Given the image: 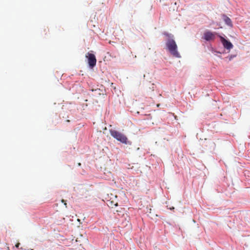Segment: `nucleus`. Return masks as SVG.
Wrapping results in <instances>:
<instances>
[{"label": "nucleus", "mask_w": 250, "mask_h": 250, "mask_svg": "<svg viewBox=\"0 0 250 250\" xmlns=\"http://www.w3.org/2000/svg\"><path fill=\"white\" fill-rule=\"evenodd\" d=\"M221 41L224 47L227 49H230L233 47L232 44L229 41L226 40L222 36H220Z\"/></svg>", "instance_id": "5"}, {"label": "nucleus", "mask_w": 250, "mask_h": 250, "mask_svg": "<svg viewBox=\"0 0 250 250\" xmlns=\"http://www.w3.org/2000/svg\"><path fill=\"white\" fill-rule=\"evenodd\" d=\"M86 57L88 59V63L89 66L93 68L96 64V59L95 56L92 53H88L86 55Z\"/></svg>", "instance_id": "3"}, {"label": "nucleus", "mask_w": 250, "mask_h": 250, "mask_svg": "<svg viewBox=\"0 0 250 250\" xmlns=\"http://www.w3.org/2000/svg\"><path fill=\"white\" fill-rule=\"evenodd\" d=\"M216 34L215 32L207 31L204 33L203 38L207 41L214 40Z\"/></svg>", "instance_id": "4"}, {"label": "nucleus", "mask_w": 250, "mask_h": 250, "mask_svg": "<svg viewBox=\"0 0 250 250\" xmlns=\"http://www.w3.org/2000/svg\"><path fill=\"white\" fill-rule=\"evenodd\" d=\"M164 34L168 38L166 42L167 49L173 57L180 58L181 56L178 51V47L173 39V36L168 33H165Z\"/></svg>", "instance_id": "1"}, {"label": "nucleus", "mask_w": 250, "mask_h": 250, "mask_svg": "<svg viewBox=\"0 0 250 250\" xmlns=\"http://www.w3.org/2000/svg\"><path fill=\"white\" fill-rule=\"evenodd\" d=\"M107 204L108 206L111 208H113V207H117L118 206V203L114 201H108Z\"/></svg>", "instance_id": "7"}, {"label": "nucleus", "mask_w": 250, "mask_h": 250, "mask_svg": "<svg viewBox=\"0 0 250 250\" xmlns=\"http://www.w3.org/2000/svg\"><path fill=\"white\" fill-rule=\"evenodd\" d=\"M61 201H62V203H63L64 204V205L65 206V208H67V203L66 202V201H65L63 199H62L61 200Z\"/></svg>", "instance_id": "8"}, {"label": "nucleus", "mask_w": 250, "mask_h": 250, "mask_svg": "<svg viewBox=\"0 0 250 250\" xmlns=\"http://www.w3.org/2000/svg\"><path fill=\"white\" fill-rule=\"evenodd\" d=\"M223 20L225 22L226 24L232 27V23L231 22V21L229 18L227 17L226 15L223 16Z\"/></svg>", "instance_id": "6"}, {"label": "nucleus", "mask_w": 250, "mask_h": 250, "mask_svg": "<svg viewBox=\"0 0 250 250\" xmlns=\"http://www.w3.org/2000/svg\"><path fill=\"white\" fill-rule=\"evenodd\" d=\"M109 132L110 135L118 141L125 144H129V142L125 135L114 129H110Z\"/></svg>", "instance_id": "2"}, {"label": "nucleus", "mask_w": 250, "mask_h": 250, "mask_svg": "<svg viewBox=\"0 0 250 250\" xmlns=\"http://www.w3.org/2000/svg\"><path fill=\"white\" fill-rule=\"evenodd\" d=\"M20 245V243H18L16 245H15V247L17 248H18L19 247V246Z\"/></svg>", "instance_id": "9"}]
</instances>
